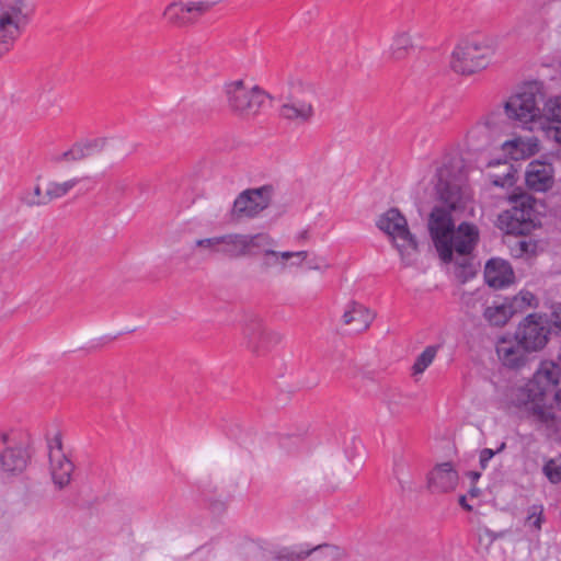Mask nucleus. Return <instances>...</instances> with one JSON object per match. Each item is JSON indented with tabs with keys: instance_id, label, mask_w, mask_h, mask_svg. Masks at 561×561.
<instances>
[{
	"instance_id": "f257e3e1",
	"label": "nucleus",
	"mask_w": 561,
	"mask_h": 561,
	"mask_svg": "<svg viewBox=\"0 0 561 561\" xmlns=\"http://www.w3.org/2000/svg\"><path fill=\"white\" fill-rule=\"evenodd\" d=\"M435 193L444 206H435L428 218V231L444 263L454 261V252L460 260L456 263L463 270L470 268L468 255L479 241L476 225L461 222L456 229L451 210L463 207L470 198L467 186V171L461 159H451L439 167L435 174Z\"/></svg>"
},
{
	"instance_id": "f03ea898",
	"label": "nucleus",
	"mask_w": 561,
	"mask_h": 561,
	"mask_svg": "<svg viewBox=\"0 0 561 561\" xmlns=\"http://www.w3.org/2000/svg\"><path fill=\"white\" fill-rule=\"evenodd\" d=\"M279 116L290 123L309 124L316 116L317 89L306 79L290 77L284 91Z\"/></svg>"
},
{
	"instance_id": "7ed1b4c3",
	"label": "nucleus",
	"mask_w": 561,
	"mask_h": 561,
	"mask_svg": "<svg viewBox=\"0 0 561 561\" xmlns=\"http://www.w3.org/2000/svg\"><path fill=\"white\" fill-rule=\"evenodd\" d=\"M497 46L499 39L494 35L461 43L453 50L450 67L459 75H473L488 67Z\"/></svg>"
},
{
	"instance_id": "20e7f679",
	"label": "nucleus",
	"mask_w": 561,
	"mask_h": 561,
	"mask_svg": "<svg viewBox=\"0 0 561 561\" xmlns=\"http://www.w3.org/2000/svg\"><path fill=\"white\" fill-rule=\"evenodd\" d=\"M31 15L28 0H0V59L12 49Z\"/></svg>"
},
{
	"instance_id": "39448f33",
	"label": "nucleus",
	"mask_w": 561,
	"mask_h": 561,
	"mask_svg": "<svg viewBox=\"0 0 561 561\" xmlns=\"http://www.w3.org/2000/svg\"><path fill=\"white\" fill-rule=\"evenodd\" d=\"M224 96L232 114L251 118L259 114L267 94L259 85H250L238 79L224 84Z\"/></svg>"
},
{
	"instance_id": "423d86ee",
	"label": "nucleus",
	"mask_w": 561,
	"mask_h": 561,
	"mask_svg": "<svg viewBox=\"0 0 561 561\" xmlns=\"http://www.w3.org/2000/svg\"><path fill=\"white\" fill-rule=\"evenodd\" d=\"M377 226L391 237L404 265H412L417 252V242L408 228L405 217L397 208H391L380 216Z\"/></svg>"
},
{
	"instance_id": "0eeeda50",
	"label": "nucleus",
	"mask_w": 561,
	"mask_h": 561,
	"mask_svg": "<svg viewBox=\"0 0 561 561\" xmlns=\"http://www.w3.org/2000/svg\"><path fill=\"white\" fill-rule=\"evenodd\" d=\"M273 196L274 187L268 184L240 192L228 213L229 221L240 224L259 218L271 206Z\"/></svg>"
},
{
	"instance_id": "6e6552de",
	"label": "nucleus",
	"mask_w": 561,
	"mask_h": 561,
	"mask_svg": "<svg viewBox=\"0 0 561 561\" xmlns=\"http://www.w3.org/2000/svg\"><path fill=\"white\" fill-rule=\"evenodd\" d=\"M507 117L519 126L534 131L542 125L543 117L538 106V96L533 87L512 95L504 105Z\"/></svg>"
},
{
	"instance_id": "1a4fd4ad",
	"label": "nucleus",
	"mask_w": 561,
	"mask_h": 561,
	"mask_svg": "<svg viewBox=\"0 0 561 561\" xmlns=\"http://www.w3.org/2000/svg\"><path fill=\"white\" fill-rule=\"evenodd\" d=\"M531 353L541 351L551 334L549 317L543 313H530L525 317L514 333Z\"/></svg>"
},
{
	"instance_id": "9d476101",
	"label": "nucleus",
	"mask_w": 561,
	"mask_h": 561,
	"mask_svg": "<svg viewBox=\"0 0 561 561\" xmlns=\"http://www.w3.org/2000/svg\"><path fill=\"white\" fill-rule=\"evenodd\" d=\"M248 350L253 354L261 355L272 346L283 341V334L276 330L268 329L259 314L247 316L242 331Z\"/></svg>"
},
{
	"instance_id": "9b49d317",
	"label": "nucleus",
	"mask_w": 561,
	"mask_h": 561,
	"mask_svg": "<svg viewBox=\"0 0 561 561\" xmlns=\"http://www.w3.org/2000/svg\"><path fill=\"white\" fill-rule=\"evenodd\" d=\"M28 455L22 435L16 431L0 433V470L5 473H20L27 466Z\"/></svg>"
},
{
	"instance_id": "f8f14e48",
	"label": "nucleus",
	"mask_w": 561,
	"mask_h": 561,
	"mask_svg": "<svg viewBox=\"0 0 561 561\" xmlns=\"http://www.w3.org/2000/svg\"><path fill=\"white\" fill-rule=\"evenodd\" d=\"M506 127L502 113L492 112L471 128L468 138L476 150H483L495 144Z\"/></svg>"
},
{
	"instance_id": "ddd939ff",
	"label": "nucleus",
	"mask_w": 561,
	"mask_h": 561,
	"mask_svg": "<svg viewBox=\"0 0 561 561\" xmlns=\"http://www.w3.org/2000/svg\"><path fill=\"white\" fill-rule=\"evenodd\" d=\"M561 377V369L553 363H545L535 373L533 379L527 385L528 397L533 401V407L541 405L545 397L554 391Z\"/></svg>"
},
{
	"instance_id": "4468645a",
	"label": "nucleus",
	"mask_w": 561,
	"mask_h": 561,
	"mask_svg": "<svg viewBox=\"0 0 561 561\" xmlns=\"http://www.w3.org/2000/svg\"><path fill=\"white\" fill-rule=\"evenodd\" d=\"M209 9L210 4L206 1H173L165 7L163 18L171 26L186 27L196 23L198 16Z\"/></svg>"
},
{
	"instance_id": "2eb2a0df",
	"label": "nucleus",
	"mask_w": 561,
	"mask_h": 561,
	"mask_svg": "<svg viewBox=\"0 0 561 561\" xmlns=\"http://www.w3.org/2000/svg\"><path fill=\"white\" fill-rule=\"evenodd\" d=\"M267 240L262 234H247L231 232L218 236L219 253L229 259H239L253 255V247H260L262 241Z\"/></svg>"
},
{
	"instance_id": "dca6fc26",
	"label": "nucleus",
	"mask_w": 561,
	"mask_h": 561,
	"mask_svg": "<svg viewBox=\"0 0 561 561\" xmlns=\"http://www.w3.org/2000/svg\"><path fill=\"white\" fill-rule=\"evenodd\" d=\"M531 352L525 347L516 335L503 336L496 343V354L501 363L512 369L524 367Z\"/></svg>"
},
{
	"instance_id": "f3484780",
	"label": "nucleus",
	"mask_w": 561,
	"mask_h": 561,
	"mask_svg": "<svg viewBox=\"0 0 561 561\" xmlns=\"http://www.w3.org/2000/svg\"><path fill=\"white\" fill-rule=\"evenodd\" d=\"M266 237L267 240L262 241L260 247H253V255L261 254L259 267L262 272L267 273L273 268L284 271L287 267L288 255L285 251H275L276 240L267 232H257Z\"/></svg>"
},
{
	"instance_id": "a211bd4d",
	"label": "nucleus",
	"mask_w": 561,
	"mask_h": 561,
	"mask_svg": "<svg viewBox=\"0 0 561 561\" xmlns=\"http://www.w3.org/2000/svg\"><path fill=\"white\" fill-rule=\"evenodd\" d=\"M554 399L557 411L553 407L537 404L533 408V417L548 436L561 437V390L554 392Z\"/></svg>"
},
{
	"instance_id": "6ab92c4d",
	"label": "nucleus",
	"mask_w": 561,
	"mask_h": 561,
	"mask_svg": "<svg viewBox=\"0 0 561 561\" xmlns=\"http://www.w3.org/2000/svg\"><path fill=\"white\" fill-rule=\"evenodd\" d=\"M554 170L551 163L540 160L531 161L525 173L527 186L535 192L550 190L554 182Z\"/></svg>"
},
{
	"instance_id": "aec40b11",
	"label": "nucleus",
	"mask_w": 561,
	"mask_h": 561,
	"mask_svg": "<svg viewBox=\"0 0 561 561\" xmlns=\"http://www.w3.org/2000/svg\"><path fill=\"white\" fill-rule=\"evenodd\" d=\"M530 216V210L514 207L499 217L500 227L505 230L507 234L526 236L535 227Z\"/></svg>"
},
{
	"instance_id": "412c9836",
	"label": "nucleus",
	"mask_w": 561,
	"mask_h": 561,
	"mask_svg": "<svg viewBox=\"0 0 561 561\" xmlns=\"http://www.w3.org/2000/svg\"><path fill=\"white\" fill-rule=\"evenodd\" d=\"M75 463L66 454L56 453L49 457V474L56 490L67 489L72 480Z\"/></svg>"
},
{
	"instance_id": "4be33fe9",
	"label": "nucleus",
	"mask_w": 561,
	"mask_h": 561,
	"mask_svg": "<svg viewBox=\"0 0 561 561\" xmlns=\"http://www.w3.org/2000/svg\"><path fill=\"white\" fill-rule=\"evenodd\" d=\"M485 283L492 288H503L514 279V273L510 264L501 259H491L484 267Z\"/></svg>"
},
{
	"instance_id": "5701e85b",
	"label": "nucleus",
	"mask_w": 561,
	"mask_h": 561,
	"mask_svg": "<svg viewBox=\"0 0 561 561\" xmlns=\"http://www.w3.org/2000/svg\"><path fill=\"white\" fill-rule=\"evenodd\" d=\"M458 483V473L450 462L437 465L430 473L428 488L432 492L453 491Z\"/></svg>"
},
{
	"instance_id": "b1692460",
	"label": "nucleus",
	"mask_w": 561,
	"mask_h": 561,
	"mask_svg": "<svg viewBox=\"0 0 561 561\" xmlns=\"http://www.w3.org/2000/svg\"><path fill=\"white\" fill-rule=\"evenodd\" d=\"M343 323L352 325L354 331H366L375 319V313L364 305L351 301L346 305L342 316Z\"/></svg>"
},
{
	"instance_id": "393cba45",
	"label": "nucleus",
	"mask_w": 561,
	"mask_h": 561,
	"mask_svg": "<svg viewBox=\"0 0 561 561\" xmlns=\"http://www.w3.org/2000/svg\"><path fill=\"white\" fill-rule=\"evenodd\" d=\"M415 48V34L411 30H399L391 38L388 48L389 58L392 61L405 60Z\"/></svg>"
},
{
	"instance_id": "a878e982",
	"label": "nucleus",
	"mask_w": 561,
	"mask_h": 561,
	"mask_svg": "<svg viewBox=\"0 0 561 561\" xmlns=\"http://www.w3.org/2000/svg\"><path fill=\"white\" fill-rule=\"evenodd\" d=\"M488 167L494 169V171L488 174L489 180L494 186L505 187L514 184L515 170L512 163L506 160H497L490 162Z\"/></svg>"
},
{
	"instance_id": "bb28decb",
	"label": "nucleus",
	"mask_w": 561,
	"mask_h": 561,
	"mask_svg": "<svg viewBox=\"0 0 561 561\" xmlns=\"http://www.w3.org/2000/svg\"><path fill=\"white\" fill-rule=\"evenodd\" d=\"M502 148L507 151L511 157L515 160L530 156L538 150V140L535 137L528 138H515L512 140L504 141Z\"/></svg>"
},
{
	"instance_id": "cd10ccee",
	"label": "nucleus",
	"mask_w": 561,
	"mask_h": 561,
	"mask_svg": "<svg viewBox=\"0 0 561 561\" xmlns=\"http://www.w3.org/2000/svg\"><path fill=\"white\" fill-rule=\"evenodd\" d=\"M514 312L513 305L502 302L486 307L483 317L491 325L503 327L512 318Z\"/></svg>"
},
{
	"instance_id": "c85d7f7f",
	"label": "nucleus",
	"mask_w": 561,
	"mask_h": 561,
	"mask_svg": "<svg viewBox=\"0 0 561 561\" xmlns=\"http://www.w3.org/2000/svg\"><path fill=\"white\" fill-rule=\"evenodd\" d=\"M19 202L28 208L43 207L49 204L47 199V190L43 193L41 185H35L32 190H24L20 196Z\"/></svg>"
},
{
	"instance_id": "c756f323",
	"label": "nucleus",
	"mask_w": 561,
	"mask_h": 561,
	"mask_svg": "<svg viewBox=\"0 0 561 561\" xmlns=\"http://www.w3.org/2000/svg\"><path fill=\"white\" fill-rule=\"evenodd\" d=\"M80 183L79 178H72L64 182L51 181L47 184V199L49 203L66 196Z\"/></svg>"
},
{
	"instance_id": "7c9ffc66",
	"label": "nucleus",
	"mask_w": 561,
	"mask_h": 561,
	"mask_svg": "<svg viewBox=\"0 0 561 561\" xmlns=\"http://www.w3.org/2000/svg\"><path fill=\"white\" fill-rule=\"evenodd\" d=\"M439 345H430L416 357L412 366L413 375L423 374L435 359Z\"/></svg>"
},
{
	"instance_id": "2f4dec72",
	"label": "nucleus",
	"mask_w": 561,
	"mask_h": 561,
	"mask_svg": "<svg viewBox=\"0 0 561 561\" xmlns=\"http://www.w3.org/2000/svg\"><path fill=\"white\" fill-rule=\"evenodd\" d=\"M194 247L197 253L203 257H211L220 254L218 236L197 239L194 242Z\"/></svg>"
},
{
	"instance_id": "473e14b6",
	"label": "nucleus",
	"mask_w": 561,
	"mask_h": 561,
	"mask_svg": "<svg viewBox=\"0 0 561 561\" xmlns=\"http://www.w3.org/2000/svg\"><path fill=\"white\" fill-rule=\"evenodd\" d=\"M84 147L82 142L73 144L67 151L53 158L56 163L61 162H77L87 159Z\"/></svg>"
},
{
	"instance_id": "72a5a7b5",
	"label": "nucleus",
	"mask_w": 561,
	"mask_h": 561,
	"mask_svg": "<svg viewBox=\"0 0 561 561\" xmlns=\"http://www.w3.org/2000/svg\"><path fill=\"white\" fill-rule=\"evenodd\" d=\"M543 111L547 118L545 121L547 123H557L561 125V96L549 99L545 103Z\"/></svg>"
},
{
	"instance_id": "f704fd0d",
	"label": "nucleus",
	"mask_w": 561,
	"mask_h": 561,
	"mask_svg": "<svg viewBox=\"0 0 561 561\" xmlns=\"http://www.w3.org/2000/svg\"><path fill=\"white\" fill-rule=\"evenodd\" d=\"M536 248L537 243L535 241L525 238V236H522L520 238L516 239L514 244H512L511 251L515 257H522L524 255L534 254Z\"/></svg>"
},
{
	"instance_id": "c9c22d12",
	"label": "nucleus",
	"mask_w": 561,
	"mask_h": 561,
	"mask_svg": "<svg viewBox=\"0 0 561 561\" xmlns=\"http://www.w3.org/2000/svg\"><path fill=\"white\" fill-rule=\"evenodd\" d=\"M542 472L552 484L561 482V463L556 459L547 460L542 467Z\"/></svg>"
},
{
	"instance_id": "e433bc0d",
	"label": "nucleus",
	"mask_w": 561,
	"mask_h": 561,
	"mask_svg": "<svg viewBox=\"0 0 561 561\" xmlns=\"http://www.w3.org/2000/svg\"><path fill=\"white\" fill-rule=\"evenodd\" d=\"M83 147H84V150H85V154L89 157H92L96 153H100L102 152L108 145V139L107 138H104V137H101V138H95V139H91V140H85V141H81Z\"/></svg>"
},
{
	"instance_id": "4c0bfd02",
	"label": "nucleus",
	"mask_w": 561,
	"mask_h": 561,
	"mask_svg": "<svg viewBox=\"0 0 561 561\" xmlns=\"http://www.w3.org/2000/svg\"><path fill=\"white\" fill-rule=\"evenodd\" d=\"M543 522V507L542 505H531L528 508L527 523L535 527L537 530L541 529Z\"/></svg>"
},
{
	"instance_id": "58836bf2",
	"label": "nucleus",
	"mask_w": 561,
	"mask_h": 561,
	"mask_svg": "<svg viewBox=\"0 0 561 561\" xmlns=\"http://www.w3.org/2000/svg\"><path fill=\"white\" fill-rule=\"evenodd\" d=\"M538 129H541L548 139H552L561 146V125L553 126L543 119Z\"/></svg>"
},
{
	"instance_id": "ea45409f",
	"label": "nucleus",
	"mask_w": 561,
	"mask_h": 561,
	"mask_svg": "<svg viewBox=\"0 0 561 561\" xmlns=\"http://www.w3.org/2000/svg\"><path fill=\"white\" fill-rule=\"evenodd\" d=\"M48 448H49V457L50 456H54L56 453H59V454H65L64 450H62V439H61V435L59 433H57L49 442L48 444Z\"/></svg>"
},
{
	"instance_id": "a19ab883",
	"label": "nucleus",
	"mask_w": 561,
	"mask_h": 561,
	"mask_svg": "<svg viewBox=\"0 0 561 561\" xmlns=\"http://www.w3.org/2000/svg\"><path fill=\"white\" fill-rule=\"evenodd\" d=\"M549 321L550 324L553 323L556 328L561 329V302L553 304L551 306V314Z\"/></svg>"
},
{
	"instance_id": "79ce46f5",
	"label": "nucleus",
	"mask_w": 561,
	"mask_h": 561,
	"mask_svg": "<svg viewBox=\"0 0 561 561\" xmlns=\"http://www.w3.org/2000/svg\"><path fill=\"white\" fill-rule=\"evenodd\" d=\"M495 456V451L491 448H484L480 451L479 462L482 469L488 467L489 461Z\"/></svg>"
},
{
	"instance_id": "37998d69",
	"label": "nucleus",
	"mask_w": 561,
	"mask_h": 561,
	"mask_svg": "<svg viewBox=\"0 0 561 561\" xmlns=\"http://www.w3.org/2000/svg\"><path fill=\"white\" fill-rule=\"evenodd\" d=\"M495 539H496V536L488 528L480 529V531H479L480 542L486 541V545L490 546Z\"/></svg>"
},
{
	"instance_id": "c03bdc74",
	"label": "nucleus",
	"mask_w": 561,
	"mask_h": 561,
	"mask_svg": "<svg viewBox=\"0 0 561 561\" xmlns=\"http://www.w3.org/2000/svg\"><path fill=\"white\" fill-rule=\"evenodd\" d=\"M285 252H286V254L288 255V261H289V260H291V259H294V257H297V259H299L300 261H304V260L307 257V255H308V252H307V251H297V252H294V251H285ZM300 263H301V262H299V263H295V262H293V263H291V265H297V266H299V265H300Z\"/></svg>"
},
{
	"instance_id": "a18cd8bd",
	"label": "nucleus",
	"mask_w": 561,
	"mask_h": 561,
	"mask_svg": "<svg viewBox=\"0 0 561 561\" xmlns=\"http://www.w3.org/2000/svg\"><path fill=\"white\" fill-rule=\"evenodd\" d=\"M519 299L525 305L530 306L533 300H535V296L531 293H529V291L520 293L519 297H515L514 302L517 304Z\"/></svg>"
},
{
	"instance_id": "49530a36",
	"label": "nucleus",
	"mask_w": 561,
	"mask_h": 561,
	"mask_svg": "<svg viewBox=\"0 0 561 561\" xmlns=\"http://www.w3.org/2000/svg\"><path fill=\"white\" fill-rule=\"evenodd\" d=\"M468 477L471 479L472 482H476L481 477V474L478 471H470L468 472Z\"/></svg>"
},
{
	"instance_id": "de8ad7c7",
	"label": "nucleus",
	"mask_w": 561,
	"mask_h": 561,
	"mask_svg": "<svg viewBox=\"0 0 561 561\" xmlns=\"http://www.w3.org/2000/svg\"><path fill=\"white\" fill-rule=\"evenodd\" d=\"M459 503H460V505H461L463 508H466V510H468V511H470V510H471V506H470V505H468V504H466V497H465L463 495H462V496H460V499H459Z\"/></svg>"
},
{
	"instance_id": "09e8293b",
	"label": "nucleus",
	"mask_w": 561,
	"mask_h": 561,
	"mask_svg": "<svg viewBox=\"0 0 561 561\" xmlns=\"http://www.w3.org/2000/svg\"><path fill=\"white\" fill-rule=\"evenodd\" d=\"M505 447H506V444H505V443H502V444L500 445V447H499L496 450H494V451H495V454L501 453L502 450H504V449H505Z\"/></svg>"
},
{
	"instance_id": "8fccbe9b",
	"label": "nucleus",
	"mask_w": 561,
	"mask_h": 561,
	"mask_svg": "<svg viewBox=\"0 0 561 561\" xmlns=\"http://www.w3.org/2000/svg\"><path fill=\"white\" fill-rule=\"evenodd\" d=\"M478 493H479V491H478L476 488H471V489H470V494H471L472 496H477V495H478Z\"/></svg>"
},
{
	"instance_id": "3c124183",
	"label": "nucleus",
	"mask_w": 561,
	"mask_h": 561,
	"mask_svg": "<svg viewBox=\"0 0 561 561\" xmlns=\"http://www.w3.org/2000/svg\"><path fill=\"white\" fill-rule=\"evenodd\" d=\"M309 268H310V270H321V266H320V265H317V264H310V265H309Z\"/></svg>"
},
{
	"instance_id": "603ef678",
	"label": "nucleus",
	"mask_w": 561,
	"mask_h": 561,
	"mask_svg": "<svg viewBox=\"0 0 561 561\" xmlns=\"http://www.w3.org/2000/svg\"><path fill=\"white\" fill-rule=\"evenodd\" d=\"M311 551L302 552L301 558H306L310 554Z\"/></svg>"
},
{
	"instance_id": "864d4df0",
	"label": "nucleus",
	"mask_w": 561,
	"mask_h": 561,
	"mask_svg": "<svg viewBox=\"0 0 561 561\" xmlns=\"http://www.w3.org/2000/svg\"><path fill=\"white\" fill-rule=\"evenodd\" d=\"M322 267H323L324 270H328V268H330V264L324 263Z\"/></svg>"
},
{
	"instance_id": "5fc2aeb1",
	"label": "nucleus",
	"mask_w": 561,
	"mask_h": 561,
	"mask_svg": "<svg viewBox=\"0 0 561 561\" xmlns=\"http://www.w3.org/2000/svg\"><path fill=\"white\" fill-rule=\"evenodd\" d=\"M288 439H284L283 443H282V446L285 447L286 443H287Z\"/></svg>"
}]
</instances>
